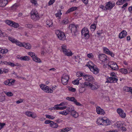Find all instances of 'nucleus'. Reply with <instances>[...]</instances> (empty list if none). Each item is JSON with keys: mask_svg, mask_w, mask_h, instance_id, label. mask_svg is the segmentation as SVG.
<instances>
[{"mask_svg": "<svg viewBox=\"0 0 132 132\" xmlns=\"http://www.w3.org/2000/svg\"><path fill=\"white\" fill-rule=\"evenodd\" d=\"M79 81L78 80H75L72 81V83L74 85H78L79 84Z\"/></svg>", "mask_w": 132, "mask_h": 132, "instance_id": "nucleus-48", "label": "nucleus"}, {"mask_svg": "<svg viewBox=\"0 0 132 132\" xmlns=\"http://www.w3.org/2000/svg\"><path fill=\"white\" fill-rule=\"evenodd\" d=\"M5 94L8 96H12L13 95V94L11 92H9L5 93Z\"/></svg>", "mask_w": 132, "mask_h": 132, "instance_id": "nucleus-58", "label": "nucleus"}, {"mask_svg": "<svg viewBox=\"0 0 132 132\" xmlns=\"http://www.w3.org/2000/svg\"><path fill=\"white\" fill-rule=\"evenodd\" d=\"M46 24L49 27H51L53 26V22L52 20H49L46 21Z\"/></svg>", "mask_w": 132, "mask_h": 132, "instance_id": "nucleus-29", "label": "nucleus"}, {"mask_svg": "<svg viewBox=\"0 0 132 132\" xmlns=\"http://www.w3.org/2000/svg\"><path fill=\"white\" fill-rule=\"evenodd\" d=\"M77 7H71L70 9H69L66 12V13H69L70 12H71L74 10H76L77 9Z\"/></svg>", "mask_w": 132, "mask_h": 132, "instance_id": "nucleus-28", "label": "nucleus"}, {"mask_svg": "<svg viewBox=\"0 0 132 132\" xmlns=\"http://www.w3.org/2000/svg\"><path fill=\"white\" fill-rule=\"evenodd\" d=\"M99 59L102 62L107 63L109 61V58L105 54H100L98 56Z\"/></svg>", "mask_w": 132, "mask_h": 132, "instance_id": "nucleus-9", "label": "nucleus"}, {"mask_svg": "<svg viewBox=\"0 0 132 132\" xmlns=\"http://www.w3.org/2000/svg\"><path fill=\"white\" fill-rule=\"evenodd\" d=\"M68 89L69 91L72 92H75L76 90V88L70 87H68Z\"/></svg>", "mask_w": 132, "mask_h": 132, "instance_id": "nucleus-53", "label": "nucleus"}, {"mask_svg": "<svg viewBox=\"0 0 132 132\" xmlns=\"http://www.w3.org/2000/svg\"><path fill=\"white\" fill-rule=\"evenodd\" d=\"M50 126L53 128H55L57 127L58 125L57 123H54V122L52 121V123L50 124Z\"/></svg>", "mask_w": 132, "mask_h": 132, "instance_id": "nucleus-27", "label": "nucleus"}, {"mask_svg": "<svg viewBox=\"0 0 132 132\" xmlns=\"http://www.w3.org/2000/svg\"><path fill=\"white\" fill-rule=\"evenodd\" d=\"M64 54L68 56H71L72 55V53L70 50H67L63 52Z\"/></svg>", "mask_w": 132, "mask_h": 132, "instance_id": "nucleus-18", "label": "nucleus"}, {"mask_svg": "<svg viewBox=\"0 0 132 132\" xmlns=\"http://www.w3.org/2000/svg\"><path fill=\"white\" fill-rule=\"evenodd\" d=\"M89 31L87 28H84L82 30L81 35L85 39H88L89 37Z\"/></svg>", "mask_w": 132, "mask_h": 132, "instance_id": "nucleus-4", "label": "nucleus"}, {"mask_svg": "<svg viewBox=\"0 0 132 132\" xmlns=\"http://www.w3.org/2000/svg\"><path fill=\"white\" fill-rule=\"evenodd\" d=\"M4 64H5L9 65L11 67H14V63H13L11 62H7L5 61L4 62Z\"/></svg>", "mask_w": 132, "mask_h": 132, "instance_id": "nucleus-36", "label": "nucleus"}, {"mask_svg": "<svg viewBox=\"0 0 132 132\" xmlns=\"http://www.w3.org/2000/svg\"><path fill=\"white\" fill-rule=\"evenodd\" d=\"M69 130H69V128L67 127L62 129L61 130V132H67Z\"/></svg>", "mask_w": 132, "mask_h": 132, "instance_id": "nucleus-47", "label": "nucleus"}, {"mask_svg": "<svg viewBox=\"0 0 132 132\" xmlns=\"http://www.w3.org/2000/svg\"><path fill=\"white\" fill-rule=\"evenodd\" d=\"M96 111L97 113L98 114L104 115L105 113V112L99 106L96 107Z\"/></svg>", "mask_w": 132, "mask_h": 132, "instance_id": "nucleus-12", "label": "nucleus"}, {"mask_svg": "<svg viewBox=\"0 0 132 132\" xmlns=\"http://www.w3.org/2000/svg\"><path fill=\"white\" fill-rule=\"evenodd\" d=\"M26 115L27 116L31 117L33 118H34L36 117V116L33 114L32 112L30 111H27L26 112Z\"/></svg>", "mask_w": 132, "mask_h": 132, "instance_id": "nucleus-19", "label": "nucleus"}, {"mask_svg": "<svg viewBox=\"0 0 132 132\" xmlns=\"http://www.w3.org/2000/svg\"><path fill=\"white\" fill-rule=\"evenodd\" d=\"M52 121H51L50 120H46L45 121V123L46 124H49L50 123V124H51L52 123Z\"/></svg>", "mask_w": 132, "mask_h": 132, "instance_id": "nucleus-63", "label": "nucleus"}, {"mask_svg": "<svg viewBox=\"0 0 132 132\" xmlns=\"http://www.w3.org/2000/svg\"><path fill=\"white\" fill-rule=\"evenodd\" d=\"M26 26L27 28H31L33 27V26L31 24H26Z\"/></svg>", "mask_w": 132, "mask_h": 132, "instance_id": "nucleus-62", "label": "nucleus"}, {"mask_svg": "<svg viewBox=\"0 0 132 132\" xmlns=\"http://www.w3.org/2000/svg\"><path fill=\"white\" fill-rule=\"evenodd\" d=\"M108 65L113 70H117L118 69V67L116 63L113 61L109 62Z\"/></svg>", "mask_w": 132, "mask_h": 132, "instance_id": "nucleus-7", "label": "nucleus"}, {"mask_svg": "<svg viewBox=\"0 0 132 132\" xmlns=\"http://www.w3.org/2000/svg\"><path fill=\"white\" fill-rule=\"evenodd\" d=\"M10 81V86L13 85L15 81L14 80H12L11 79H9Z\"/></svg>", "mask_w": 132, "mask_h": 132, "instance_id": "nucleus-56", "label": "nucleus"}, {"mask_svg": "<svg viewBox=\"0 0 132 132\" xmlns=\"http://www.w3.org/2000/svg\"><path fill=\"white\" fill-rule=\"evenodd\" d=\"M5 22L7 24L11 26L13 21L9 20H6L5 21Z\"/></svg>", "mask_w": 132, "mask_h": 132, "instance_id": "nucleus-42", "label": "nucleus"}, {"mask_svg": "<svg viewBox=\"0 0 132 132\" xmlns=\"http://www.w3.org/2000/svg\"><path fill=\"white\" fill-rule=\"evenodd\" d=\"M104 119L102 117H100L98 118L97 120L96 121V123L98 125H103Z\"/></svg>", "mask_w": 132, "mask_h": 132, "instance_id": "nucleus-15", "label": "nucleus"}, {"mask_svg": "<svg viewBox=\"0 0 132 132\" xmlns=\"http://www.w3.org/2000/svg\"><path fill=\"white\" fill-rule=\"evenodd\" d=\"M19 59L21 60L28 61L29 60V57L27 56H21L19 58Z\"/></svg>", "mask_w": 132, "mask_h": 132, "instance_id": "nucleus-22", "label": "nucleus"}, {"mask_svg": "<svg viewBox=\"0 0 132 132\" xmlns=\"http://www.w3.org/2000/svg\"><path fill=\"white\" fill-rule=\"evenodd\" d=\"M84 86H86L88 87H90L93 90L97 89L99 87V86L96 85H94L91 83L87 82H86L84 84Z\"/></svg>", "mask_w": 132, "mask_h": 132, "instance_id": "nucleus-6", "label": "nucleus"}, {"mask_svg": "<svg viewBox=\"0 0 132 132\" xmlns=\"http://www.w3.org/2000/svg\"><path fill=\"white\" fill-rule=\"evenodd\" d=\"M75 110V109L73 106L72 105L68 107L67 109V111L69 113V114H71L73 111Z\"/></svg>", "mask_w": 132, "mask_h": 132, "instance_id": "nucleus-17", "label": "nucleus"}, {"mask_svg": "<svg viewBox=\"0 0 132 132\" xmlns=\"http://www.w3.org/2000/svg\"><path fill=\"white\" fill-rule=\"evenodd\" d=\"M31 19L34 21L38 20L39 19L38 12L35 9H33L31 12Z\"/></svg>", "mask_w": 132, "mask_h": 132, "instance_id": "nucleus-1", "label": "nucleus"}, {"mask_svg": "<svg viewBox=\"0 0 132 132\" xmlns=\"http://www.w3.org/2000/svg\"><path fill=\"white\" fill-rule=\"evenodd\" d=\"M124 90L127 92H132V87H124Z\"/></svg>", "mask_w": 132, "mask_h": 132, "instance_id": "nucleus-23", "label": "nucleus"}, {"mask_svg": "<svg viewBox=\"0 0 132 132\" xmlns=\"http://www.w3.org/2000/svg\"><path fill=\"white\" fill-rule=\"evenodd\" d=\"M115 125L118 128L120 129L122 126L124 125V123L123 122L119 121L117 122Z\"/></svg>", "mask_w": 132, "mask_h": 132, "instance_id": "nucleus-21", "label": "nucleus"}, {"mask_svg": "<svg viewBox=\"0 0 132 132\" xmlns=\"http://www.w3.org/2000/svg\"><path fill=\"white\" fill-rule=\"evenodd\" d=\"M91 30L94 31L96 28V25L95 24H93L90 26Z\"/></svg>", "mask_w": 132, "mask_h": 132, "instance_id": "nucleus-43", "label": "nucleus"}, {"mask_svg": "<svg viewBox=\"0 0 132 132\" xmlns=\"http://www.w3.org/2000/svg\"><path fill=\"white\" fill-rule=\"evenodd\" d=\"M124 125H123V126H122L119 129L122 131H126V128L124 127Z\"/></svg>", "mask_w": 132, "mask_h": 132, "instance_id": "nucleus-59", "label": "nucleus"}, {"mask_svg": "<svg viewBox=\"0 0 132 132\" xmlns=\"http://www.w3.org/2000/svg\"><path fill=\"white\" fill-rule=\"evenodd\" d=\"M28 54L32 57V58H33V57H34L36 56L35 53L32 52H29L28 53Z\"/></svg>", "mask_w": 132, "mask_h": 132, "instance_id": "nucleus-51", "label": "nucleus"}, {"mask_svg": "<svg viewBox=\"0 0 132 132\" xmlns=\"http://www.w3.org/2000/svg\"><path fill=\"white\" fill-rule=\"evenodd\" d=\"M88 64H87L86 65L91 70V69L94 70V73L95 74L97 73L99 71V70L97 68H94V66L93 65H91L90 64L92 63L91 61H89L88 62Z\"/></svg>", "mask_w": 132, "mask_h": 132, "instance_id": "nucleus-10", "label": "nucleus"}, {"mask_svg": "<svg viewBox=\"0 0 132 132\" xmlns=\"http://www.w3.org/2000/svg\"><path fill=\"white\" fill-rule=\"evenodd\" d=\"M127 35V32L125 30L122 31L119 35V37L120 39L122 38L125 37Z\"/></svg>", "mask_w": 132, "mask_h": 132, "instance_id": "nucleus-14", "label": "nucleus"}, {"mask_svg": "<svg viewBox=\"0 0 132 132\" xmlns=\"http://www.w3.org/2000/svg\"><path fill=\"white\" fill-rule=\"evenodd\" d=\"M119 115L122 118H124L126 116V114L124 112L123 110V112H122L120 114H119Z\"/></svg>", "mask_w": 132, "mask_h": 132, "instance_id": "nucleus-45", "label": "nucleus"}, {"mask_svg": "<svg viewBox=\"0 0 132 132\" xmlns=\"http://www.w3.org/2000/svg\"><path fill=\"white\" fill-rule=\"evenodd\" d=\"M87 56L90 59H92L94 57V56L92 53H90L87 54Z\"/></svg>", "mask_w": 132, "mask_h": 132, "instance_id": "nucleus-57", "label": "nucleus"}, {"mask_svg": "<svg viewBox=\"0 0 132 132\" xmlns=\"http://www.w3.org/2000/svg\"><path fill=\"white\" fill-rule=\"evenodd\" d=\"M103 50L104 53L107 54L109 53L110 52V50L106 47H104L103 48Z\"/></svg>", "mask_w": 132, "mask_h": 132, "instance_id": "nucleus-46", "label": "nucleus"}, {"mask_svg": "<svg viewBox=\"0 0 132 132\" xmlns=\"http://www.w3.org/2000/svg\"><path fill=\"white\" fill-rule=\"evenodd\" d=\"M84 79L85 80L88 81H91L93 80L94 78L92 76L90 75H84Z\"/></svg>", "mask_w": 132, "mask_h": 132, "instance_id": "nucleus-13", "label": "nucleus"}, {"mask_svg": "<svg viewBox=\"0 0 132 132\" xmlns=\"http://www.w3.org/2000/svg\"><path fill=\"white\" fill-rule=\"evenodd\" d=\"M84 75H84L83 73L80 72H78L76 73V76L79 77L83 76L84 77Z\"/></svg>", "mask_w": 132, "mask_h": 132, "instance_id": "nucleus-37", "label": "nucleus"}, {"mask_svg": "<svg viewBox=\"0 0 132 132\" xmlns=\"http://www.w3.org/2000/svg\"><path fill=\"white\" fill-rule=\"evenodd\" d=\"M46 117L47 118H49L50 119H53L55 118V117L52 115H46Z\"/></svg>", "mask_w": 132, "mask_h": 132, "instance_id": "nucleus-50", "label": "nucleus"}, {"mask_svg": "<svg viewBox=\"0 0 132 132\" xmlns=\"http://www.w3.org/2000/svg\"><path fill=\"white\" fill-rule=\"evenodd\" d=\"M55 0H50L48 3L49 5H50L53 4L55 2Z\"/></svg>", "mask_w": 132, "mask_h": 132, "instance_id": "nucleus-64", "label": "nucleus"}, {"mask_svg": "<svg viewBox=\"0 0 132 132\" xmlns=\"http://www.w3.org/2000/svg\"><path fill=\"white\" fill-rule=\"evenodd\" d=\"M7 0H1L0 1V6L4 7L7 4Z\"/></svg>", "mask_w": 132, "mask_h": 132, "instance_id": "nucleus-16", "label": "nucleus"}, {"mask_svg": "<svg viewBox=\"0 0 132 132\" xmlns=\"http://www.w3.org/2000/svg\"><path fill=\"white\" fill-rule=\"evenodd\" d=\"M103 125H109L110 124L111 122L108 119H104Z\"/></svg>", "mask_w": 132, "mask_h": 132, "instance_id": "nucleus-33", "label": "nucleus"}, {"mask_svg": "<svg viewBox=\"0 0 132 132\" xmlns=\"http://www.w3.org/2000/svg\"><path fill=\"white\" fill-rule=\"evenodd\" d=\"M9 40L12 43H15L17 41V40L11 37H9L8 38Z\"/></svg>", "mask_w": 132, "mask_h": 132, "instance_id": "nucleus-34", "label": "nucleus"}, {"mask_svg": "<svg viewBox=\"0 0 132 132\" xmlns=\"http://www.w3.org/2000/svg\"><path fill=\"white\" fill-rule=\"evenodd\" d=\"M66 99L70 101L73 102L75 98L74 97H67L66 98Z\"/></svg>", "mask_w": 132, "mask_h": 132, "instance_id": "nucleus-39", "label": "nucleus"}, {"mask_svg": "<svg viewBox=\"0 0 132 132\" xmlns=\"http://www.w3.org/2000/svg\"><path fill=\"white\" fill-rule=\"evenodd\" d=\"M55 33L60 40H64L65 39V36L63 32L59 30H57L55 31Z\"/></svg>", "mask_w": 132, "mask_h": 132, "instance_id": "nucleus-3", "label": "nucleus"}, {"mask_svg": "<svg viewBox=\"0 0 132 132\" xmlns=\"http://www.w3.org/2000/svg\"><path fill=\"white\" fill-rule=\"evenodd\" d=\"M19 25L18 23L13 21L11 26L15 28H17L19 27Z\"/></svg>", "mask_w": 132, "mask_h": 132, "instance_id": "nucleus-35", "label": "nucleus"}, {"mask_svg": "<svg viewBox=\"0 0 132 132\" xmlns=\"http://www.w3.org/2000/svg\"><path fill=\"white\" fill-rule=\"evenodd\" d=\"M71 115L75 118H77L78 116V114L75 110L71 114Z\"/></svg>", "mask_w": 132, "mask_h": 132, "instance_id": "nucleus-26", "label": "nucleus"}, {"mask_svg": "<svg viewBox=\"0 0 132 132\" xmlns=\"http://www.w3.org/2000/svg\"><path fill=\"white\" fill-rule=\"evenodd\" d=\"M125 2H126V0H118L117 1L116 4L117 5H121Z\"/></svg>", "mask_w": 132, "mask_h": 132, "instance_id": "nucleus-24", "label": "nucleus"}, {"mask_svg": "<svg viewBox=\"0 0 132 132\" xmlns=\"http://www.w3.org/2000/svg\"><path fill=\"white\" fill-rule=\"evenodd\" d=\"M40 86L42 89L47 93H51L53 92V90L46 85L41 84L40 85Z\"/></svg>", "mask_w": 132, "mask_h": 132, "instance_id": "nucleus-5", "label": "nucleus"}, {"mask_svg": "<svg viewBox=\"0 0 132 132\" xmlns=\"http://www.w3.org/2000/svg\"><path fill=\"white\" fill-rule=\"evenodd\" d=\"M18 6V5L16 4H14L11 7V9L12 10L14 11L16 10Z\"/></svg>", "mask_w": 132, "mask_h": 132, "instance_id": "nucleus-38", "label": "nucleus"}, {"mask_svg": "<svg viewBox=\"0 0 132 132\" xmlns=\"http://www.w3.org/2000/svg\"><path fill=\"white\" fill-rule=\"evenodd\" d=\"M69 79V77L68 75L64 74L62 77L61 81L62 84L64 85L67 84Z\"/></svg>", "mask_w": 132, "mask_h": 132, "instance_id": "nucleus-8", "label": "nucleus"}, {"mask_svg": "<svg viewBox=\"0 0 132 132\" xmlns=\"http://www.w3.org/2000/svg\"><path fill=\"white\" fill-rule=\"evenodd\" d=\"M5 97L4 96L2 95L0 96V102H3L5 101Z\"/></svg>", "mask_w": 132, "mask_h": 132, "instance_id": "nucleus-49", "label": "nucleus"}, {"mask_svg": "<svg viewBox=\"0 0 132 132\" xmlns=\"http://www.w3.org/2000/svg\"><path fill=\"white\" fill-rule=\"evenodd\" d=\"M23 47H24L27 49H30L31 48V46L29 43H23Z\"/></svg>", "mask_w": 132, "mask_h": 132, "instance_id": "nucleus-25", "label": "nucleus"}, {"mask_svg": "<svg viewBox=\"0 0 132 132\" xmlns=\"http://www.w3.org/2000/svg\"><path fill=\"white\" fill-rule=\"evenodd\" d=\"M68 18H66L64 19L62 21V23L63 24H66L69 22Z\"/></svg>", "mask_w": 132, "mask_h": 132, "instance_id": "nucleus-32", "label": "nucleus"}, {"mask_svg": "<svg viewBox=\"0 0 132 132\" xmlns=\"http://www.w3.org/2000/svg\"><path fill=\"white\" fill-rule=\"evenodd\" d=\"M123 110L121 109L118 108L117 110V112L119 114H120L122 112H123Z\"/></svg>", "mask_w": 132, "mask_h": 132, "instance_id": "nucleus-60", "label": "nucleus"}, {"mask_svg": "<svg viewBox=\"0 0 132 132\" xmlns=\"http://www.w3.org/2000/svg\"><path fill=\"white\" fill-rule=\"evenodd\" d=\"M61 48L62 50V51L64 52V51H65L67 49V47L65 45H62L61 46Z\"/></svg>", "mask_w": 132, "mask_h": 132, "instance_id": "nucleus-44", "label": "nucleus"}, {"mask_svg": "<svg viewBox=\"0 0 132 132\" xmlns=\"http://www.w3.org/2000/svg\"><path fill=\"white\" fill-rule=\"evenodd\" d=\"M16 45L20 47H22L23 46V43H21L17 40V41L15 43Z\"/></svg>", "mask_w": 132, "mask_h": 132, "instance_id": "nucleus-40", "label": "nucleus"}, {"mask_svg": "<svg viewBox=\"0 0 132 132\" xmlns=\"http://www.w3.org/2000/svg\"><path fill=\"white\" fill-rule=\"evenodd\" d=\"M73 102L77 105L78 106H81L82 105L80 104L79 103L77 102V100L75 99L74 101Z\"/></svg>", "mask_w": 132, "mask_h": 132, "instance_id": "nucleus-55", "label": "nucleus"}, {"mask_svg": "<svg viewBox=\"0 0 132 132\" xmlns=\"http://www.w3.org/2000/svg\"><path fill=\"white\" fill-rule=\"evenodd\" d=\"M33 61L37 62H41V61L40 60V59L37 57L36 56L34 57H33Z\"/></svg>", "mask_w": 132, "mask_h": 132, "instance_id": "nucleus-31", "label": "nucleus"}, {"mask_svg": "<svg viewBox=\"0 0 132 132\" xmlns=\"http://www.w3.org/2000/svg\"><path fill=\"white\" fill-rule=\"evenodd\" d=\"M103 33V31L102 30H99L97 31V34L98 35V36H101V34Z\"/></svg>", "mask_w": 132, "mask_h": 132, "instance_id": "nucleus-61", "label": "nucleus"}, {"mask_svg": "<svg viewBox=\"0 0 132 132\" xmlns=\"http://www.w3.org/2000/svg\"><path fill=\"white\" fill-rule=\"evenodd\" d=\"M30 2L32 4L34 5H36L37 4V1L36 0H31Z\"/></svg>", "mask_w": 132, "mask_h": 132, "instance_id": "nucleus-52", "label": "nucleus"}, {"mask_svg": "<svg viewBox=\"0 0 132 132\" xmlns=\"http://www.w3.org/2000/svg\"><path fill=\"white\" fill-rule=\"evenodd\" d=\"M119 71L121 73L124 74H126L128 73L127 70L124 68H121L119 69Z\"/></svg>", "mask_w": 132, "mask_h": 132, "instance_id": "nucleus-20", "label": "nucleus"}, {"mask_svg": "<svg viewBox=\"0 0 132 132\" xmlns=\"http://www.w3.org/2000/svg\"><path fill=\"white\" fill-rule=\"evenodd\" d=\"M78 27V25L75 26L72 24L70 25L69 27V28L70 29L71 33L73 34V35H74L75 36L77 35L78 32L77 29V28Z\"/></svg>", "mask_w": 132, "mask_h": 132, "instance_id": "nucleus-2", "label": "nucleus"}, {"mask_svg": "<svg viewBox=\"0 0 132 132\" xmlns=\"http://www.w3.org/2000/svg\"><path fill=\"white\" fill-rule=\"evenodd\" d=\"M109 80L111 81V83L116 82L118 80L117 78L113 77H109Z\"/></svg>", "mask_w": 132, "mask_h": 132, "instance_id": "nucleus-30", "label": "nucleus"}, {"mask_svg": "<svg viewBox=\"0 0 132 132\" xmlns=\"http://www.w3.org/2000/svg\"><path fill=\"white\" fill-rule=\"evenodd\" d=\"M115 3H112L111 2L109 1L105 5L106 10H111L115 6Z\"/></svg>", "mask_w": 132, "mask_h": 132, "instance_id": "nucleus-11", "label": "nucleus"}, {"mask_svg": "<svg viewBox=\"0 0 132 132\" xmlns=\"http://www.w3.org/2000/svg\"><path fill=\"white\" fill-rule=\"evenodd\" d=\"M0 51L2 54V55L3 56V54L6 53L8 52V50L7 49H3L0 48Z\"/></svg>", "mask_w": 132, "mask_h": 132, "instance_id": "nucleus-41", "label": "nucleus"}, {"mask_svg": "<svg viewBox=\"0 0 132 132\" xmlns=\"http://www.w3.org/2000/svg\"><path fill=\"white\" fill-rule=\"evenodd\" d=\"M3 83L5 85H8L10 86V81L9 79L7 80L6 81L4 82Z\"/></svg>", "mask_w": 132, "mask_h": 132, "instance_id": "nucleus-54", "label": "nucleus"}]
</instances>
